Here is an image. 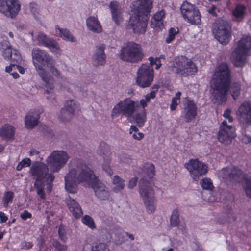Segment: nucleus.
I'll return each instance as SVG.
<instances>
[{"label": "nucleus", "mask_w": 251, "mask_h": 251, "mask_svg": "<svg viewBox=\"0 0 251 251\" xmlns=\"http://www.w3.org/2000/svg\"><path fill=\"white\" fill-rule=\"evenodd\" d=\"M140 45L133 42L127 43L121 50L120 58L125 61L136 62L140 58Z\"/></svg>", "instance_id": "ddd939ff"}, {"label": "nucleus", "mask_w": 251, "mask_h": 251, "mask_svg": "<svg viewBox=\"0 0 251 251\" xmlns=\"http://www.w3.org/2000/svg\"><path fill=\"white\" fill-rule=\"evenodd\" d=\"M65 188L70 193H75L77 184L82 183L92 187L99 201L110 198L108 188L98 179L93 171L81 160L70 161V169L65 177Z\"/></svg>", "instance_id": "f257e3e1"}, {"label": "nucleus", "mask_w": 251, "mask_h": 251, "mask_svg": "<svg viewBox=\"0 0 251 251\" xmlns=\"http://www.w3.org/2000/svg\"><path fill=\"white\" fill-rule=\"evenodd\" d=\"M170 222L171 227H176L180 223L179 213L177 209H176L173 210L170 217Z\"/></svg>", "instance_id": "c9c22d12"}, {"label": "nucleus", "mask_w": 251, "mask_h": 251, "mask_svg": "<svg viewBox=\"0 0 251 251\" xmlns=\"http://www.w3.org/2000/svg\"><path fill=\"white\" fill-rule=\"evenodd\" d=\"M242 137L241 139L242 142L245 144H248L251 142V137L250 135H248L245 133V131L242 130Z\"/></svg>", "instance_id": "864d4df0"}, {"label": "nucleus", "mask_w": 251, "mask_h": 251, "mask_svg": "<svg viewBox=\"0 0 251 251\" xmlns=\"http://www.w3.org/2000/svg\"><path fill=\"white\" fill-rule=\"evenodd\" d=\"M29 9L31 13L36 17L38 13V5L35 3H31L29 4Z\"/></svg>", "instance_id": "6e6d98bb"}, {"label": "nucleus", "mask_w": 251, "mask_h": 251, "mask_svg": "<svg viewBox=\"0 0 251 251\" xmlns=\"http://www.w3.org/2000/svg\"><path fill=\"white\" fill-rule=\"evenodd\" d=\"M49 166L43 163L37 162L30 168V172L34 179L35 180L34 186L37 193L42 199H45L44 191L45 183L47 185V189L50 192L52 189V182L54 176L51 173H48Z\"/></svg>", "instance_id": "39448f33"}, {"label": "nucleus", "mask_w": 251, "mask_h": 251, "mask_svg": "<svg viewBox=\"0 0 251 251\" xmlns=\"http://www.w3.org/2000/svg\"><path fill=\"white\" fill-rule=\"evenodd\" d=\"M112 183L115 186L113 188V191L115 192H118L124 189L125 187L124 181L119 176H115Z\"/></svg>", "instance_id": "f704fd0d"}, {"label": "nucleus", "mask_w": 251, "mask_h": 251, "mask_svg": "<svg viewBox=\"0 0 251 251\" xmlns=\"http://www.w3.org/2000/svg\"><path fill=\"white\" fill-rule=\"evenodd\" d=\"M58 235L61 240L64 243H65L67 241V237L66 235L64 227L60 226L58 229Z\"/></svg>", "instance_id": "3c124183"}, {"label": "nucleus", "mask_w": 251, "mask_h": 251, "mask_svg": "<svg viewBox=\"0 0 251 251\" xmlns=\"http://www.w3.org/2000/svg\"><path fill=\"white\" fill-rule=\"evenodd\" d=\"M65 108L74 114L75 112L78 110V103L73 100H70L66 101L65 105Z\"/></svg>", "instance_id": "e433bc0d"}, {"label": "nucleus", "mask_w": 251, "mask_h": 251, "mask_svg": "<svg viewBox=\"0 0 251 251\" xmlns=\"http://www.w3.org/2000/svg\"><path fill=\"white\" fill-rule=\"evenodd\" d=\"M40 116L37 111H30L25 116V123L26 128L31 129L38 124Z\"/></svg>", "instance_id": "bb28decb"}, {"label": "nucleus", "mask_w": 251, "mask_h": 251, "mask_svg": "<svg viewBox=\"0 0 251 251\" xmlns=\"http://www.w3.org/2000/svg\"><path fill=\"white\" fill-rule=\"evenodd\" d=\"M141 68H139L137 72V77L136 78V84L140 86L141 84Z\"/></svg>", "instance_id": "13d9d810"}, {"label": "nucleus", "mask_w": 251, "mask_h": 251, "mask_svg": "<svg viewBox=\"0 0 251 251\" xmlns=\"http://www.w3.org/2000/svg\"><path fill=\"white\" fill-rule=\"evenodd\" d=\"M50 69V73L54 75L55 77L63 79V77L61 75L60 72L54 67V63L50 65L48 67Z\"/></svg>", "instance_id": "de8ad7c7"}, {"label": "nucleus", "mask_w": 251, "mask_h": 251, "mask_svg": "<svg viewBox=\"0 0 251 251\" xmlns=\"http://www.w3.org/2000/svg\"><path fill=\"white\" fill-rule=\"evenodd\" d=\"M177 105H178L177 100H176V98H173L172 100L171 104L170 106L171 110L174 111V110H176Z\"/></svg>", "instance_id": "bf43d9fd"}, {"label": "nucleus", "mask_w": 251, "mask_h": 251, "mask_svg": "<svg viewBox=\"0 0 251 251\" xmlns=\"http://www.w3.org/2000/svg\"><path fill=\"white\" fill-rule=\"evenodd\" d=\"M231 113V109L227 108L224 111L223 114V116L226 119L224 120L220 125L217 135L218 140L221 143H227L236 136L235 127L228 125L226 121L227 120L229 123L233 122V118Z\"/></svg>", "instance_id": "6e6552de"}, {"label": "nucleus", "mask_w": 251, "mask_h": 251, "mask_svg": "<svg viewBox=\"0 0 251 251\" xmlns=\"http://www.w3.org/2000/svg\"><path fill=\"white\" fill-rule=\"evenodd\" d=\"M246 9V7L244 4L238 3L232 10V15L236 20L241 21L245 15Z\"/></svg>", "instance_id": "7c9ffc66"}, {"label": "nucleus", "mask_w": 251, "mask_h": 251, "mask_svg": "<svg viewBox=\"0 0 251 251\" xmlns=\"http://www.w3.org/2000/svg\"><path fill=\"white\" fill-rule=\"evenodd\" d=\"M139 108L140 105L138 101H134L130 99H126L114 107L112 116L122 114L131 122L136 123L140 127L141 124V116L140 113L138 112Z\"/></svg>", "instance_id": "423d86ee"}, {"label": "nucleus", "mask_w": 251, "mask_h": 251, "mask_svg": "<svg viewBox=\"0 0 251 251\" xmlns=\"http://www.w3.org/2000/svg\"><path fill=\"white\" fill-rule=\"evenodd\" d=\"M23 248L24 249H28L32 247V244L30 242H24L23 243Z\"/></svg>", "instance_id": "338daca9"}, {"label": "nucleus", "mask_w": 251, "mask_h": 251, "mask_svg": "<svg viewBox=\"0 0 251 251\" xmlns=\"http://www.w3.org/2000/svg\"><path fill=\"white\" fill-rule=\"evenodd\" d=\"M12 66L13 67H14V70H17L21 74H24L25 73V69L22 66L16 65V64H12Z\"/></svg>", "instance_id": "052dcab7"}, {"label": "nucleus", "mask_w": 251, "mask_h": 251, "mask_svg": "<svg viewBox=\"0 0 251 251\" xmlns=\"http://www.w3.org/2000/svg\"><path fill=\"white\" fill-rule=\"evenodd\" d=\"M160 85L159 84H154L151 88V92L145 96L146 101H149L151 99H154L156 96V93L158 92Z\"/></svg>", "instance_id": "ea45409f"}, {"label": "nucleus", "mask_w": 251, "mask_h": 251, "mask_svg": "<svg viewBox=\"0 0 251 251\" xmlns=\"http://www.w3.org/2000/svg\"><path fill=\"white\" fill-rule=\"evenodd\" d=\"M66 203L71 213L75 218H78L82 215V210L78 202L74 199L68 197L66 199Z\"/></svg>", "instance_id": "a878e982"}, {"label": "nucleus", "mask_w": 251, "mask_h": 251, "mask_svg": "<svg viewBox=\"0 0 251 251\" xmlns=\"http://www.w3.org/2000/svg\"><path fill=\"white\" fill-rule=\"evenodd\" d=\"M86 25L89 30L92 32L100 33L102 30L100 23L94 16H90L87 19Z\"/></svg>", "instance_id": "cd10ccee"}, {"label": "nucleus", "mask_w": 251, "mask_h": 251, "mask_svg": "<svg viewBox=\"0 0 251 251\" xmlns=\"http://www.w3.org/2000/svg\"><path fill=\"white\" fill-rule=\"evenodd\" d=\"M129 133L132 135V137L135 140H140L141 139V133L134 126H130Z\"/></svg>", "instance_id": "49530a36"}, {"label": "nucleus", "mask_w": 251, "mask_h": 251, "mask_svg": "<svg viewBox=\"0 0 251 251\" xmlns=\"http://www.w3.org/2000/svg\"><path fill=\"white\" fill-rule=\"evenodd\" d=\"M20 217L23 220L25 221L27 219L31 218L32 217V214L27 210H25L21 213Z\"/></svg>", "instance_id": "5fc2aeb1"}, {"label": "nucleus", "mask_w": 251, "mask_h": 251, "mask_svg": "<svg viewBox=\"0 0 251 251\" xmlns=\"http://www.w3.org/2000/svg\"><path fill=\"white\" fill-rule=\"evenodd\" d=\"M74 114L67 110L66 108H62L59 114V118L63 122H67L71 119Z\"/></svg>", "instance_id": "4c0bfd02"}, {"label": "nucleus", "mask_w": 251, "mask_h": 251, "mask_svg": "<svg viewBox=\"0 0 251 251\" xmlns=\"http://www.w3.org/2000/svg\"><path fill=\"white\" fill-rule=\"evenodd\" d=\"M14 194L11 191L6 192L3 195V197L2 200V202L3 204V206L5 207H7L9 203L12 202Z\"/></svg>", "instance_id": "58836bf2"}, {"label": "nucleus", "mask_w": 251, "mask_h": 251, "mask_svg": "<svg viewBox=\"0 0 251 251\" xmlns=\"http://www.w3.org/2000/svg\"><path fill=\"white\" fill-rule=\"evenodd\" d=\"M227 216L228 219L227 220L228 222H230L231 221V220H232L234 221L236 220V217L235 216L233 215V214L231 213V208H230V211L227 214Z\"/></svg>", "instance_id": "680f3d73"}, {"label": "nucleus", "mask_w": 251, "mask_h": 251, "mask_svg": "<svg viewBox=\"0 0 251 251\" xmlns=\"http://www.w3.org/2000/svg\"><path fill=\"white\" fill-rule=\"evenodd\" d=\"M112 18L113 21L119 25L123 21L122 10L119 3L115 1L111 2L109 4Z\"/></svg>", "instance_id": "393cba45"}, {"label": "nucleus", "mask_w": 251, "mask_h": 251, "mask_svg": "<svg viewBox=\"0 0 251 251\" xmlns=\"http://www.w3.org/2000/svg\"><path fill=\"white\" fill-rule=\"evenodd\" d=\"M178 228L179 229L181 230L182 231V232L183 234L185 232L186 228V225L185 223H182L181 224H179L177 226Z\"/></svg>", "instance_id": "69168bd1"}, {"label": "nucleus", "mask_w": 251, "mask_h": 251, "mask_svg": "<svg viewBox=\"0 0 251 251\" xmlns=\"http://www.w3.org/2000/svg\"><path fill=\"white\" fill-rule=\"evenodd\" d=\"M180 12L184 20L192 25H199L201 23V15L199 10L194 5L187 1L180 6Z\"/></svg>", "instance_id": "f8f14e48"}, {"label": "nucleus", "mask_w": 251, "mask_h": 251, "mask_svg": "<svg viewBox=\"0 0 251 251\" xmlns=\"http://www.w3.org/2000/svg\"><path fill=\"white\" fill-rule=\"evenodd\" d=\"M251 49V37H243L238 42L234 51L233 63L235 66L242 67L245 64V57Z\"/></svg>", "instance_id": "1a4fd4ad"}, {"label": "nucleus", "mask_w": 251, "mask_h": 251, "mask_svg": "<svg viewBox=\"0 0 251 251\" xmlns=\"http://www.w3.org/2000/svg\"><path fill=\"white\" fill-rule=\"evenodd\" d=\"M21 9L20 2L17 0H0V12L11 18H15Z\"/></svg>", "instance_id": "f3484780"}, {"label": "nucleus", "mask_w": 251, "mask_h": 251, "mask_svg": "<svg viewBox=\"0 0 251 251\" xmlns=\"http://www.w3.org/2000/svg\"><path fill=\"white\" fill-rule=\"evenodd\" d=\"M0 135L6 139H13L14 136L13 127L8 125L3 126L0 130Z\"/></svg>", "instance_id": "473e14b6"}, {"label": "nucleus", "mask_w": 251, "mask_h": 251, "mask_svg": "<svg viewBox=\"0 0 251 251\" xmlns=\"http://www.w3.org/2000/svg\"><path fill=\"white\" fill-rule=\"evenodd\" d=\"M172 70L175 74L186 76L195 75L198 68L196 64L185 56L175 57L171 62Z\"/></svg>", "instance_id": "0eeeda50"}, {"label": "nucleus", "mask_w": 251, "mask_h": 251, "mask_svg": "<svg viewBox=\"0 0 251 251\" xmlns=\"http://www.w3.org/2000/svg\"><path fill=\"white\" fill-rule=\"evenodd\" d=\"M39 154V151L36 150L32 149L29 151L30 156H37Z\"/></svg>", "instance_id": "774afa93"}, {"label": "nucleus", "mask_w": 251, "mask_h": 251, "mask_svg": "<svg viewBox=\"0 0 251 251\" xmlns=\"http://www.w3.org/2000/svg\"><path fill=\"white\" fill-rule=\"evenodd\" d=\"M33 63L38 75L44 83L46 88L45 93L50 94L54 98L53 92L54 88V79L45 69V67L54 64V59L46 51L39 48H34L32 50Z\"/></svg>", "instance_id": "f03ea898"}, {"label": "nucleus", "mask_w": 251, "mask_h": 251, "mask_svg": "<svg viewBox=\"0 0 251 251\" xmlns=\"http://www.w3.org/2000/svg\"><path fill=\"white\" fill-rule=\"evenodd\" d=\"M200 183L203 189L212 190L214 188L211 180L209 178L206 177L202 179Z\"/></svg>", "instance_id": "a19ab883"}, {"label": "nucleus", "mask_w": 251, "mask_h": 251, "mask_svg": "<svg viewBox=\"0 0 251 251\" xmlns=\"http://www.w3.org/2000/svg\"><path fill=\"white\" fill-rule=\"evenodd\" d=\"M69 157L64 151H54L47 158L46 162L51 173L57 172L66 163Z\"/></svg>", "instance_id": "2eb2a0df"}, {"label": "nucleus", "mask_w": 251, "mask_h": 251, "mask_svg": "<svg viewBox=\"0 0 251 251\" xmlns=\"http://www.w3.org/2000/svg\"><path fill=\"white\" fill-rule=\"evenodd\" d=\"M141 1H139L138 6L134 5V8L131 10V16L129 25L132 28L134 33H140L141 29V22L140 17L141 16Z\"/></svg>", "instance_id": "aec40b11"}, {"label": "nucleus", "mask_w": 251, "mask_h": 251, "mask_svg": "<svg viewBox=\"0 0 251 251\" xmlns=\"http://www.w3.org/2000/svg\"><path fill=\"white\" fill-rule=\"evenodd\" d=\"M231 83V71L226 62H221L213 79L212 96L215 103L221 104L227 100V96Z\"/></svg>", "instance_id": "7ed1b4c3"}, {"label": "nucleus", "mask_w": 251, "mask_h": 251, "mask_svg": "<svg viewBox=\"0 0 251 251\" xmlns=\"http://www.w3.org/2000/svg\"><path fill=\"white\" fill-rule=\"evenodd\" d=\"M198 107L196 103L190 98H186L183 103V108L182 111V116L186 123L191 122L197 116Z\"/></svg>", "instance_id": "a211bd4d"}, {"label": "nucleus", "mask_w": 251, "mask_h": 251, "mask_svg": "<svg viewBox=\"0 0 251 251\" xmlns=\"http://www.w3.org/2000/svg\"><path fill=\"white\" fill-rule=\"evenodd\" d=\"M36 44L39 46H44L49 48L52 52H57L60 50L58 43L52 38L48 37L43 32H39L36 37Z\"/></svg>", "instance_id": "6ab92c4d"}, {"label": "nucleus", "mask_w": 251, "mask_h": 251, "mask_svg": "<svg viewBox=\"0 0 251 251\" xmlns=\"http://www.w3.org/2000/svg\"><path fill=\"white\" fill-rule=\"evenodd\" d=\"M231 26L226 21L219 20L213 24L212 31L221 44L226 45L231 38Z\"/></svg>", "instance_id": "9b49d317"}, {"label": "nucleus", "mask_w": 251, "mask_h": 251, "mask_svg": "<svg viewBox=\"0 0 251 251\" xmlns=\"http://www.w3.org/2000/svg\"><path fill=\"white\" fill-rule=\"evenodd\" d=\"M82 222L87 225L89 228L94 229L95 228L94 221L93 218L89 215H85L82 218Z\"/></svg>", "instance_id": "a18cd8bd"}, {"label": "nucleus", "mask_w": 251, "mask_h": 251, "mask_svg": "<svg viewBox=\"0 0 251 251\" xmlns=\"http://www.w3.org/2000/svg\"><path fill=\"white\" fill-rule=\"evenodd\" d=\"M31 160L29 158H25L19 163L17 166L16 169L17 170L20 171L24 167H26L30 165Z\"/></svg>", "instance_id": "09e8293b"}, {"label": "nucleus", "mask_w": 251, "mask_h": 251, "mask_svg": "<svg viewBox=\"0 0 251 251\" xmlns=\"http://www.w3.org/2000/svg\"><path fill=\"white\" fill-rule=\"evenodd\" d=\"M104 163L102 164L103 170H104L108 175L111 176L113 174V171L109 166L110 160L109 162H107L106 158L104 160Z\"/></svg>", "instance_id": "603ef678"}, {"label": "nucleus", "mask_w": 251, "mask_h": 251, "mask_svg": "<svg viewBox=\"0 0 251 251\" xmlns=\"http://www.w3.org/2000/svg\"><path fill=\"white\" fill-rule=\"evenodd\" d=\"M236 114L240 124L245 127L251 126V101H245L242 103Z\"/></svg>", "instance_id": "dca6fc26"}, {"label": "nucleus", "mask_w": 251, "mask_h": 251, "mask_svg": "<svg viewBox=\"0 0 251 251\" xmlns=\"http://www.w3.org/2000/svg\"><path fill=\"white\" fill-rule=\"evenodd\" d=\"M150 66L146 68H143L142 64V88L149 87L154 79V69L153 65H155V69H159L162 66V61L165 60L164 55H160L159 57L154 58L153 57H150L148 58Z\"/></svg>", "instance_id": "9d476101"}, {"label": "nucleus", "mask_w": 251, "mask_h": 251, "mask_svg": "<svg viewBox=\"0 0 251 251\" xmlns=\"http://www.w3.org/2000/svg\"><path fill=\"white\" fill-rule=\"evenodd\" d=\"M0 219L1 223L6 222L7 220V216L2 211H0Z\"/></svg>", "instance_id": "e2e57ef3"}, {"label": "nucleus", "mask_w": 251, "mask_h": 251, "mask_svg": "<svg viewBox=\"0 0 251 251\" xmlns=\"http://www.w3.org/2000/svg\"><path fill=\"white\" fill-rule=\"evenodd\" d=\"M106 245L103 243H94L92 245L86 244L84 246L83 251H105Z\"/></svg>", "instance_id": "72a5a7b5"}, {"label": "nucleus", "mask_w": 251, "mask_h": 251, "mask_svg": "<svg viewBox=\"0 0 251 251\" xmlns=\"http://www.w3.org/2000/svg\"><path fill=\"white\" fill-rule=\"evenodd\" d=\"M153 0H142V32H145L150 13L153 8Z\"/></svg>", "instance_id": "4be33fe9"}, {"label": "nucleus", "mask_w": 251, "mask_h": 251, "mask_svg": "<svg viewBox=\"0 0 251 251\" xmlns=\"http://www.w3.org/2000/svg\"><path fill=\"white\" fill-rule=\"evenodd\" d=\"M244 180L243 187L246 194L248 197L251 198V179H249L244 176Z\"/></svg>", "instance_id": "c03bdc74"}, {"label": "nucleus", "mask_w": 251, "mask_h": 251, "mask_svg": "<svg viewBox=\"0 0 251 251\" xmlns=\"http://www.w3.org/2000/svg\"><path fill=\"white\" fill-rule=\"evenodd\" d=\"M97 152L100 156H102L103 160L106 158L107 162L111 160L109 147L106 143H101L97 149Z\"/></svg>", "instance_id": "2f4dec72"}, {"label": "nucleus", "mask_w": 251, "mask_h": 251, "mask_svg": "<svg viewBox=\"0 0 251 251\" xmlns=\"http://www.w3.org/2000/svg\"><path fill=\"white\" fill-rule=\"evenodd\" d=\"M4 56L6 58H10L11 60V62L14 64L19 63L22 60L19 51L11 48H7L5 49L4 52Z\"/></svg>", "instance_id": "c85d7f7f"}, {"label": "nucleus", "mask_w": 251, "mask_h": 251, "mask_svg": "<svg viewBox=\"0 0 251 251\" xmlns=\"http://www.w3.org/2000/svg\"><path fill=\"white\" fill-rule=\"evenodd\" d=\"M216 7L215 5H212L211 8L208 10V12L214 16H216Z\"/></svg>", "instance_id": "0e129e2a"}, {"label": "nucleus", "mask_w": 251, "mask_h": 251, "mask_svg": "<svg viewBox=\"0 0 251 251\" xmlns=\"http://www.w3.org/2000/svg\"><path fill=\"white\" fill-rule=\"evenodd\" d=\"M178 29L176 30L174 27H171L169 29L168 36L166 39L167 43H171L175 38V36L178 33Z\"/></svg>", "instance_id": "37998d69"}, {"label": "nucleus", "mask_w": 251, "mask_h": 251, "mask_svg": "<svg viewBox=\"0 0 251 251\" xmlns=\"http://www.w3.org/2000/svg\"><path fill=\"white\" fill-rule=\"evenodd\" d=\"M50 242L55 248V251H65L67 249L66 245H62L58 241L55 240L54 239H50Z\"/></svg>", "instance_id": "79ce46f5"}, {"label": "nucleus", "mask_w": 251, "mask_h": 251, "mask_svg": "<svg viewBox=\"0 0 251 251\" xmlns=\"http://www.w3.org/2000/svg\"><path fill=\"white\" fill-rule=\"evenodd\" d=\"M155 173V167L152 163L147 162L142 165V200L149 213H153L156 208L153 190Z\"/></svg>", "instance_id": "20e7f679"}, {"label": "nucleus", "mask_w": 251, "mask_h": 251, "mask_svg": "<svg viewBox=\"0 0 251 251\" xmlns=\"http://www.w3.org/2000/svg\"><path fill=\"white\" fill-rule=\"evenodd\" d=\"M55 28L57 35L62 38L63 40L71 42L76 41L75 38L67 29L60 28L58 25H56Z\"/></svg>", "instance_id": "c756f323"}, {"label": "nucleus", "mask_w": 251, "mask_h": 251, "mask_svg": "<svg viewBox=\"0 0 251 251\" xmlns=\"http://www.w3.org/2000/svg\"><path fill=\"white\" fill-rule=\"evenodd\" d=\"M184 167L189 171L193 180L198 181L201 176L206 174L207 165L199 159H191L184 164Z\"/></svg>", "instance_id": "4468645a"}, {"label": "nucleus", "mask_w": 251, "mask_h": 251, "mask_svg": "<svg viewBox=\"0 0 251 251\" xmlns=\"http://www.w3.org/2000/svg\"><path fill=\"white\" fill-rule=\"evenodd\" d=\"M241 87L238 84H234L231 88V92L232 96L234 99H235L236 97H237L240 93Z\"/></svg>", "instance_id": "8fccbe9b"}, {"label": "nucleus", "mask_w": 251, "mask_h": 251, "mask_svg": "<svg viewBox=\"0 0 251 251\" xmlns=\"http://www.w3.org/2000/svg\"><path fill=\"white\" fill-rule=\"evenodd\" d=\"M137 180H138V177H135L134 178H131L129 181L128 188H129L130 189H132L134 187H135L137 184Z\"/></svg>", "instance_id": "4d7b16f0"}, {"label": "nucleus", "mask_w": 251, "mask_h": 251, "mask_svg": "<svg viewBox=\"0 0 251 251\" xmlns=\"http://www.w3.org/2000/svg\"><path fill=\"white\" fill-rule=\"evenodd\" d=\"M165 17V12L161 9L155 13L151 20L150 26L152 28H159L162 29L164 27V19Z\"/></svg>", "instance_id": "b1692460"}, {"label": "nucleus", "mask_w": 251, "mask_h": 251, "mask_svg": "<svg viewBox=\"0 0 251 251\" xmlns=\"http://www.w3.org/2000/svg\"><path fill=\"white\" fill-rule=\"evenodd\" d=\"M105 48V46L103 44H100L96 46L92 57V62L94 66L103 65L104 64L106 58Z\"/></svg>", "instance_id": "5701e85b"}, {"label": "nucleus", "mask_w": 251, "mask_h": 251, "mask_svg": "<svg viewBox=\"0 0 251 251\" xmlns=\"http://www.w3.org/2000/svg\"><path fill=\"white\" fill-rule=\"evenodd\" d=\"M224 178L230 181H238L244 175L243 171L237 167L233 166L231 169H223Z\"/></svg>", "instance_id": "412c9836"}]
</instances>
